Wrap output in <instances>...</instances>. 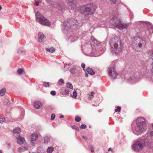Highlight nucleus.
Wrapping results in <instances>:
<instances>
[{"instance_id":"1","label":"nucleus","mask_w":153,"mask_h":153,"mask_svg":"<svg viewBox=\"0 0 153 153\" xmlns=\"http://www.w3.org/2000/svg\"><path fill=\"white\" fill-rule=\"evenodd\" d=\"M91 41L90 45L88 43H87L85 45H84L82 42L81 43L82 48H84V47L91 46V50L88 52L87 55L91 56H99L103 53L105 50L104 47H102L100 45L99 42L97 41L93 36H91Z\"/></svg>"},{"instance_id":"2","label":"nucleus","mask_w":153,"mask_h":153,"mask_svg":"<svg viewBox=\"0 0 153 153\" xmlns=\"http://www.w3.org/2000/svg\"><path fill=\"white\" fill-rule=\"evenodd\" d=\"M109 42L110 49L113 54H117L122 52L123 46L119 38L116 36H113Z\"/></svg>"},{"instance_id":"3","label":"nucleus","mask_w":153,"mask_h":153,"mask_svg":"<svg viewBox=\"0 0 153 153\" xmlns=\"http://www.w3.org/2000/svg\"><path fill=\"white\" fill-rule=\"evenodd\" d=\"M111 24L120 30L124 29H127L128 27V24H123L121 22L120 20L118 19L117 17L115 16H113L111 17L110 20L108 22L107 21L103 22V24L104 25V27L107 28L110 27V24ZM103 27V26H102Z\"/></svg>"},{"instance_id":"4","label":"nucleus","mask_w":153,"mask_h":153,"mask_svg":"<svg viewBox=\"0 0 153 153\" xmlns=\"http://www.w3.org/2000/svg\"><path fill=\"white\" fill-rule=\"evenodd\" d=\"M145 122V120L143 118L138 117L136 121V125L134 126L132 124V130L134 134L138 135L146 130L147 128Z\"/></svg>"},{"instance_id":"5","label":"nucleus","mask_w":153,"mask_h":153,"mask_svg":"<svg viewBox=\"0 0 153 153\" xmlns=\"http://www.w3.org/2000/svg\"><path fill=\"white\" fill-rule=\"evenodd\" d=\"M82 25V24L79 23L76 20L74 19H70L68 22L65 21L63 23L62 28L64 33L71 31L72 29H75L77 27Z\"/></svg>"},{"instance_id":"6","label":"nucleus","mask_w":153,"mask_h":153,"mask_svg":"<svg viewBox=\"0 0 153 153\" xmlns=\"http://www.w3.org/2000/svg\"><path fill=\"white\" fill-rule=\"evenodd\" d=\"M96 8V5L92 3L88 4L79 7L78 11L83 14L91 15L94 13Z\"/></svg>"},{"instance_id":"7","label":"nucleus","mask_w":153,"mask_h":153,"mask_svg":"<svg viewBox=\"0 0 153 153\" xmlns=\"http://www.w3.org/2000/svg\"><path fill=\"white\" fill-rule=\"evenodd\" d=\"M145 138L139 139L134 142L132 146V148L134 151L138 152L140 151L145 144Z\"/></svg>"},{"instance_id":"8","label":"nucleus","mask_w":153,"mask_h":153,"mask_svg":"<svg viewBox=\"0 0 153 153\" xmlns=\"http://www.w3.org/2000/svg\"><path fill=\"white\" fill-rule=\"evenodd\" d=\"M35 16L37 21L41 25L48 26L51 25V23L49 21L38 12L36 13Z\"/></svg>"},{"instance_id":"9","label":"nucleus","mask_w":153,"mask_h":153,"mask_svg":"<svg viewBox=\"0 0 153 153\" xmlns=\"http://www.w3.org/2000/svg\"><path fill=\"white\" fill-rule=\"evenodd\" d=\"M146 42L141 38L137 37L134 38L133 42L132 43V46L134 47H136V48H141L142 47L145 46Z\"/></svg>"},{"instance_id":"10","label":"nucleus","mask_w":153,"mask_h":153,"mask_svg":"<svg viewBox=\"0 0 153 153\" xmlns=\"http://www.w3.org/2000/svg\"><path fill=\"white\" fill-rule=\"evenodd\" d=\"M115 70V67L114 65L110 67L108 69L109 75L114 78H115L118 75L117 73L116 72Z\"/></svg>"},{"instance_id":"11","label":"nucleus","mask_w":153,"mask_h":153,"mask_svg":"<svg viewBox=\"0 0 153 153\" xmlns=\"http://www.w3.org/2000/svg\"><path fill=\"white\" fill-rule=\"evenodd\" d=\"M66 1L69 6V9H74L76 7L77 2L76 0H66Z\"/></svg>"},{"instance_id":"12","label":"nucleus","mask_w":153,"mask_h":153,"mask_svg":"<svg viewBox=\"0 0 153 153\" xmlns=\"http://www.w3.org/2000/svg\"><path fill=\"white\" fill-rule=\"evenodd\" d=\"M53 7L58 9L60 11H62L65 8V6L63 2H61L60 3L53 4Z\"/></svg>"},{"instance_id":"13","label":"nucleus","mask_w":153,"mask_h":153,"mask_svg":"<svg viewBox=\"0 0 153 153\" xmlns=\"http://www.w3.org/2000/svg\"><path fill=\"white\" fill-rule=\"evenodd\" d=\"M38 138V135L36 133H34L31 134L30 137V139L31 143L33 146H34V143L33 141L36 140Z\"/></svg>"},{"instance_id":"14","label":"nucleus","mask_w":153,"mask_h":153,"mask_svg":"<svg viewBox=\"0 0 153 153\" xmlns=\"http://www.w3.org/2000/svg\"><path fill=\"white\" fill-rule=\"evenodd\" d=\"M16 137L17 139V143L19 144H23L25 141L24 138L18 135H16Z\"/></svg>"},{"instance_id":"15","label":"nucleus","mask_w":153,"mask_h":153,"mask_svg":"<svg viewBox=\"0 0 153 153\" xmlns=\"http://www.w3.org/2000/svg\"><path fill=\"white\" fill-rule=\"evenodd\" d=\"M148 54L149 55V57L152 58L153 59V63L151 65V70L153 73V51L149 50L148 51Z\"/></svg>"},{"instance_id":"16","label":"nucleus","mask_w":153,"mask_h":153,"mask_svg":"<svg viewBox=\"0 0 153 153\" xmlns=\"http://www.w3.org/2000/svg\"><path fill=\"white\" fill-rule=\"evenodd\" d=\"M69 92V90L64 88H62L60 91V92L63 95L68 94Z\"/></svg>"},{"instance_id":"17","label":"nucleus","mask_w":153,"mask_h":153,"mask_svg":"<svg viewBox=\"0 0 153 153\" xmlns=\"http://www.w3.org/2000/svg\"><path fill=\"white\" fill-rule=\"evenodd\" d=\"M34 107L36 108H39L42 107V104L40 102L38 101L34 103Z\"/></svg>"},{"instance_id":"18","label":"nucleus","mask_w":153,"mask_h":153,"mask_svg":"<svg viewBox=\"0 0 153 153\" xmlns=\"http://www.w3.org/2000/svg\"><path fill=\"white\" fill-rule=\"evenodd\" d=\"M38 41L40 42H41L43 41V39L44 37V34L41 32H39L38 34Z\"/></svg>"},{"instance_id":"19","label":"nucleus","mask_w":153,"mask_h":153,"mask_svg":"<svg viewBox=\"0 0 153 153\" xmlns=\"http://www.w3.org/2000/svg\"><path fill=\"white\" fill-rule=\"evenodd\" d=\"M86 71L88 72V73L89 74H90L92 75H94L95 74L94 72L93 71V70L90 68H88L86 69Z\"/></svg>"},{"instance_id":"20","label":"nucleus","mask_w":153,"mask_h":153,"mask_svg":"<svg viewBox=\"0 0 153 153\" xmlns=\"http://www.w3.org/2000/svg\"><path fill=\"white\" fill-rule=\"evenodd\" d=\"M45 50L51 53H53L55 51V49L53 47L46 48Z\"/></svg>"},{"instance_id":"21","label":"nucleus","mask_w":153,"mask_h":153,"mask_svg":"<svg viewBox=\"0 0 153 153\" xmlns=\"http://www.w3.org/2000/svg\"><path fill=\"white\" fill-rule=\"evenodd\" d=\"M77 39V38L73 36H71L69 38L68 40L70 41L74 42Z\"/></svg>"},{"instance_id":"22","label":"nucleus","mask_w":153,"mask_h":153,"mask_svg":"<svg viewBox=\"0 0 153 153\" xmlns=\"http://www.w3.org/2000/svg\"><path fill=\"white\" fill-rule=\"evenodd\" d=\"M94 94L95 93L93 91H91L89 94L88 95V98L90 100H91L93 98V96Z\"/></svg>"},{"instance_id":"23","label":"nucleus","mask_w":153,"mask_h":153,"mask_svg":"<svg viewBox=\"0 0 153 153\" xmlns=\"http://www.w3.org/2000/svg\"><path fill=\"white\" fill-rule=\"evenodd\" d=\"M44 143L45 144H46L48 143L50 140V137L46 136L44 138Z\"/></svg>"},{"instance_id":"24","label":"nucleus","mask_w":153,"mask_h":153,"mask_svg":"<svg viewBox=\"0 0 153 153\" xmlns=\"http://www.w3.org/2000/svg\"><path fill=\"white\" fill-rule=\"evenodd\" d=\"M137 80H136L135 77L134 76L132 77L128 80L129 82H131L132 83H134Z\"/></svg>"},{"instance_id":"25","label":"nucleus","mask_w":153,"mask_h":153,"mask_svg":"<svg viewBox=\"0 0 153 153\" xmlns=\"http://www.w3.org/2000/svg\"><path fill=\"white\" fill-rule=\"evenodd\" d=\"M53 150V148L52 146H50L48 148L47 150V152L48 153H51Z\"/></svg>"},{"instance_id":"26","label":"nucleus","mask_w":153,"mask_h":153,"mask_svg":"<svg viewBox=\"0 0 153 153\" xmlns=\"http://www.w3.org/2000/svg\"><path fill=\"white\" fill-rule=\"evenodd\" d=\"M13 131L14 133L19 134L21 132L20 128L19 127L16 128L15 129H13Z\"/></svg>"},{"instance_id":"27","label":"nucleus","mask_w":153,"mask_h":153,"mask_svg":"<svg viewBox=\"0 0 153 153\" xmlns=\"http://www.w3.org/2000/svg\"><path fill=\"white\" fill-rule=\"evenodd\" d=\"M5 93V89L4 88H2L0 91V96H3Z\"/></svg>"},{"instance_id":"28","label":"nucleus","mask_w":153,"mask_h":153,"mask_svg":"<svg viewBox=\"0 0 153 153\" xmlns=\"http://www.w3.org/2000/svg\"><path fill=\"white\" fill-rule=\"evenodd\" d=\"M146 24L148 27L152 30L153 29V26L149 22H146Z\"/></svg>"},{"instance_id":"29","label":"nucleus","mask_w":153,"mask_h":153,"mask_svg":"<svg viewBox=\"0 0 153 153\" xmlns=\"http://www.w3.org/2000/svg\"><path fill=\"white\" fill-rule=\"evenodd\" d=\"M66 86L68 88H69L71 89L73 88V86L72 84L69 82H68L67 83Z\"/></svg>"},{"instance_id":"30","label":"nucleus","mask_w":153,"mask_h":153,"mask_svg":"<svg viewBox=\"0 0 153 153\" xmlns=\"http://www.w3.org/2000/svg\"><path fill=\"white\" fill-rule=\"evenodd\" d=\"M81 118L80 117L76 116L75 117V120L77 122H79L80 121Z\"/></svg>"},{"instance_id":"31","label":"nucleus","mask_w":153,"mask_h":153,"mask_svg":"<svg viewBox=\"0 0 153 153\" xmlns=\"http://www.w3.org/2000/svg\"><path fill=\"white\" fill-rule=\"evenodd\" d=\"M77 92L76 90H75L73 92V94L72 97L74 98H76L77 97Z\"/></svg>"},{"instance_id":"32","label":"nucleus","mask_w":153,"mask_h":153,"mask_svg":"<svg viewBox=\"0 0 153 153\" xmlns=\"http://www.w3.org/2000/svg\"><path fill=\"white\" fill-rule=\"evenodd\" d=\"M44 86L45 87H47L49 86V83L48 82H44L43 83Z\"/></svg>"},{"instance_id":"33","label":"nucleus","mask_w":153,"mask_h":153,"mask_svg":"<svg viewBox=\"0 0 153 153\" xmlns=\"http://www.w3.org/2000/svg\"><path fill=\"white\" fill-rule=\"evenodd\" d=\"M121 110V107L119 106H118L117 107V108L115 109V111L116 112H120V111Z\"/></svg>"},{"instance_id":"34","label":"nucleus","mask_w":153,"mask_h":153,"mask_svg":"<svg viewBox=\"0 0 153 153\" xmlns=\"http://www.w3.org/2000/svg\"><path fill=\"white\" fill-rule=\"evenodd\" d=\"M64 82V80L62 79H60L58 81V84L59 85H61Z\"/></svg>"},{"instance_id":"35","label":"nucleus","mask_w":153,"mask_h":153,"mask_svg":"<svg viewBox=\"0 0 153 153\" xmlns=\"http://www.w3.org/2000/svg\"><path fill=\"white\" fill-rule=\"evenodd\" d=\"M76 69L74 68H71L70 69V72L71 74H74L75 73V71Z\"/></svg>"},{"instance_id":"36","label":"nucleus","mask_w":153,"mask_h":153,"mask_svg":"<svg viewBox=\"0 0 153 153\" xmlns=\"http://www.w3.org/2000/svg\"><path fill=\"white\" fill-rule=\"evenodd\" d=\"M22 70L21 68H19L17 70V73L19 75H21L22 74Z\"/></svg>"},{"instance_id":"37","label":"nucleus","mask_w":153,"mask_h":153,"mask_svg":"<svg viewBox=\"0 0 153 153\" xmlns=\"http://www.w3.org/2000/svg\"><path fill=\"white\" fill-rule=\"evenodd\" d=\"M5 119L4 117L0 118V123H2L4 122H5Z\"/></svg>"},{"instance_id":"38","label":"nucleus","mask_w":153,"mask_h":153,"mask_svg":"<svg viewBox=\"0 0 153 153\" xmlns=\"http://www.w3.org/2000/svg\"><path fill=\"white\" fill-rule=\"evenodd\" d=\"M86 126L85 124H82L80 126V128L81 129H85L86 128Z\"/></svg>"},{"instance_id":"39","label":"nucleus","mask_w":153,"mask_h":153,"mask_svg":"<svg viewBox=\"0 0 153 153\" xmlns=\"http://www.w3.org/2000/svg\"><path fill=\"white\" fill-rule=\"evenodd\" d=\"M56 94V92L55 91H53L51 92V94L53 96L55 95Z\"/></svg>"},{"instance_id":"40","label":"nucleus","mask_w":153,"mask_h":153,"mask_svg":"<svg viewBox=\"0 0 153 153\" xmlns=\"http://www.w3.org/2000/svg\"><path fill=\"white\" fill-rule=\"evenodd\" d=\"M55 117V115L54 114H52L51 117V119L52 120H53Z\"/></svg>"},{"instance_id":"41","label":"nucleus","mask_w":153,"mask_h":153,"mask_svg":"<svg viewBox=\"0 0 153 153\" xmlns=\"http://www.w3.org/2000/svg\"><path fill=\"white\" fill-rule=\"evenodd\" d=\"M72 128H74V129H76L77 131L79 130V128L78 127H76V126H72Z\"/></svg>"},{"instance_id":"42","label":"nucleus","mask_w":153,"mask_h":153,"mask_svg":"<svg viewBox=\"0 0 153 153\" xmlns=\"http://www.w3.org/2000/svg\"><path fill=\"white\" fill-rule=\"evenodd\" d=\"M45 1L48 2V3L51 4V3L52 2V1L53 0H45Z\"/></svg>"},{"instance_id":"43","label":"nucleus","mask_w":153,"mask_h":153,"mask_svg":"<svg viewBox=\"0 0 153 153\" xmlns=\"http://www.w3.org/2000/svg\"><path fill=\"white\" fill-rule=\"evenodd\" d=\"M22 150V148L21 147H19L18 148V151L19 152H21Z\"/></svg>"},{"instance_id":"44","label":"nucleus","mask_w":153,"mask_h":153,"mask_svg":"<svg viewBox=\"0 0 153 153\" xmlns=\"http://www.w3.org/2000/svg\"><path fill=\"white\" fill-rule=\"evenodd\" d=\"M110 1L114 4H115L117 0H110Z\"/></svg>"},{"instance_id":"45","label":"nucleus","mask_w":153,"mask_h":153,"mask_svg":"<svg viewBox=\"0 0 153 153\" xmlns=\"http://www.w3.org/2000/svg\"><path fill=\"white\" fill-rule=\"evenodd\" d=\"M82 67L83 68H84L85 67V64L82 63L81 64Z\"/></svg>"},{"instance_id":"46","label":"nucleus","mask_w":153,"mask_h":153,"mask_svg":"<svg viewBox=\"0 0 153 153\" xmlns=\"http://www.w3.org/2000/svg\"><path fill=\"white\" fill-rule=\"evenodd\" d=\"M39 2H38V1H35V4L36 5V6H38L39 5Z\"/></svg>"},{"instance_id":"47","label":"nucleus","mask_w":153,"mask_h":153,"mask_svg":"<svg viewBox=\"0 0 153 153\" xmlns=\"http://www.w3.org/2000/svg\"><path fill=\"white\" fill-rule=\"evenodd\" d=\"M150 134L151 136H153V131H150Z\"/></svg>"},{"instance_id":"48","label":"nucleus","mask_w":153,"mask_h":153,"mask_svg":"<svg viewBox=\"0 0 153 153\" xmlns=\"http://www.w3.org/2000/svg\"><path fill=\"white\" fill-rule=\"evenodd\" d=\"M91 151L92 152H94V149L93 147H92L91 148Z\"/></svg>"},{"instance_id":"49","label":"nucleus","mask_w":153,"mask_h":153,"mask_svg":"<svg viewBox=\"0 0 153 153\" xmlns=\"http://www.w3.org/2000/svg\"><path fill=\"white\" fill-rule=\"evenodd\" d=\"M112 149L110 148H109V149H108V151H112Z\"/></svg>"},{"instance_id":"50","label":"nucleus","mask_w":153,"mask_h":153,"mask_svg":"<svg viewBox=\"0 0 153 153\" xmlns=\"http://www.w3.org/2000/svg\"><path fill=\"white\" fill-rule=\"evenodd\" d=\"M83 138L85 140H86L87 139V138L86 137H85L84 136H83Z\"/></svg>"},{"instance_id":"51","label":"nucleus","mask_w":153,"mask_h":153,"mask_svg":"<svg viewBox=\"0 0 153 153\" xmlns=\"http://www.w3.org/2000/svg\"><path fill=\"white\" fill-rule=\"evenodd\" d=\"M63 117H64V116L62 115H61V116H60V118H63Z\"/></svg>"},{"instance_id":"52","label":"nucleus","mask_w":153,"mask_h":153,"mask_svg":"<svg viewBox=\"0 0 153 153\" xmlns=\"http://www.w3.org/2000/svg\"><path fill=\"white\" fill-rule=\"evenodd\" d=\"M85 76L86 77H88V75L87 74H86L85 75Z\"/></svg>"},{"instance_id":"53","label":"nucleus","mask_w":153,"mask_h":153,"mask_svg":"<svg viewBox=\"0 0 153 153\" xmlns=\"http://www.w3.org/2000/svg\"><path fill=\"white\" fill-rule=\"evenodd\" d=\"M42 1V0H38L37 1L39 3L41 2Z\"/></svg>"},{"instance_id":"54","label":"nucleus","mask_w":153,"mask_h":153,"mask_svg":"<svg viewBox=\"0 0 153 153\" xmlns=\"http://www.w3.org/2000/svg\"><path fill=\"white\" fill-rule=\"evenodd\" d=\"M0 153H2V150H0Z\"/></svg>"},{"instance_id":"55","label":"nucleus","mask_w":153,"mask_h":153,"mask_svg":"<svg viewBox=\"0 0 153 153\" xmlns=\"http://www.w3.org/2000/svg\"><path fill=\"white\" fill-rule=\"evenodd\" d=\"M72 65V64H71V63H70V64H68V65L69 66H70V65Z\"/></svg>"},{"instance_id":"56","label":"nucleus","mask_w":153,"mask_h":153,"mask_svg":"<svg viewBox=\"0 0 153 153\" xmlns=\"http://www.w3.org/2000/svg\"><path fill=\"white\" fill-rule=\"evenodd\" d=\"M1 9V7L0 6V10Z\"/></svg>"},{"instance_id":"57","label":"nucleus","mask_w":153,"mask_h":153,"mask_svg":"<svg viewBox=\"0 0 153 153\" xmlns=\"http://www.w3.org/2000/svg\"><path fill=\"white\" fill-rule=\"evenodd\" d=\"M146 68H145V69H144V70H146Z\"/></svg>"}]
</instances>
